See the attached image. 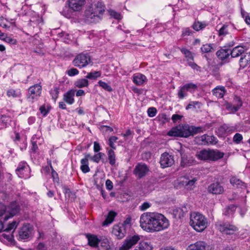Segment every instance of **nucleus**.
I'll use <instances>...</instances> for the list:
<instances>
[{
  "label": "nucleus",
  "mask_w": 250,
  "mask_h": 250,
  "mask_svg": "<svg viewBox=\"0 0 250 250\" xmlns=\"http://www.w3.org/2000/svg\"><path fill=\"white\" fill-rule=\"evenodd\" d=\"M140 227L148 232L163 230L169 226L168 220L162 214L156 212L143 213L140 218Z\"/></svg>",
  "instance_id": "f257e3e1"
},
{
  "label": "nucleus",
  "mask_w": 250,
  "mask_h": 250,
  "mask_svg": "<svg viewBox=\"0 0 250 250\" xmlns=\"http://www.w3.org/2000/svg\"><path fill=\"white\" fill-rule=\"evenodd\" d=\"M105 6L101 0H94L85 10L86 20L90 22H99L102 19Z\"/></svg>",
  "instance_id": "f03ea898"
},
{
  "label": "nucleus",
  "mask_w": 250,
  "mask_h": 250,
  "mask_svg": "<svg viewBox=\"0 0 250 250\" xmlns=\"http://www.w3.org/2000/svg\"><path fill=\"white\" fill-rule=\"evenodd\" d=\"M225 154L217 149H203L197 151L196 157L200 160L216 161L222 158Z\"/></svg>",
  "instance_id": "7ed1b4c3"
},
{
  "label": "nucleus",
  "mask_w": 250,
  "mask_h": 250,
  "mask_svg": "<svg viewBox=\"0 0 250 250\" xmlns=\"http://www.w3.org/2000/svg\"><path fill=\"white\" fill-rule=\"evenodd\" d=\"M190 226L198 232H202L208 226L207 219L202 214L198 212H192L190 214Z\"/></svg>",
  "instance_id": "20e7f679"
},
{
  "label": "nucleus",
  "mask_w": 250,
  "mask_h": 250,
  "mask_svg": "<svg viewBox=\"0 0 250 250\" xmlns=\"http://www.w3.org/2000/svg\"><path fill=\"white\" fill-rule=\"evenodd\" d=\"M90 63H92V65L90 57L87 53H80L73 61V65L79 68L85 67Z\"/></svg>",
  "instance_id": "39448f33"
},
{
  "label": "nucleus",
  "mask_w": 250,
  "mask_h": 250,
  "mask_svg": "<svg viewBox=\"0 0 250 250\" xmlns=\"http://www.w3.org/2000/svg\"><path fill=\"white\" fill-rule=\"evenodd\" d=\"M42 92V86L39 84H36L28 88V93L27 95V100L33 103L37 101L40 97Z\"/></svg>",
  "instance_id": "423d86ee"
},
{
  "label": "nucleus",
  "mask_w": 250,
  "mask_h": 250,
  "mask_svg": "<svg viewBox=\"0 0 250 250\" xmlns=\"http://www.w3.org/2000/svg\"><path fill=\"white\" fill-rule=\"evenodd\" d=\"M215 226L220 232L226 234H232L238 230L236 227L227 222H218Z\"/></svg>",
  "instance_id": "0eeeda50"
},
{
  "label": "nucleus",
  "mask_w": 250,
  "mask_h": 250,
  "mask_svg": "<svg viewBox=\"0 0 250 250\" xmlns=\"http://www.w3.org/2000/svg\"><path fill=\"white\" fill-rule=\"evenodd\" d=\"M197 89V86L193 83H186L182 86L180 87L177 93L178 97L180 99H184L187 96V92L189 91L193 93Z\"/></svg>",
  "instance_id": "6e6552de"
},
{
  "label": "nucleus",
  "mask_w": 250,
  "mask_h": 250,
  "mask_svg": "<svg viewBox=\"0 0 250 250\" xmlns=\"http://www.w3.org/2000/svg\"><path fill=\"white\" fill-rule=\"evenodd\" d=\"M149 169L148 166L144 163H138L133 170V174L138 179H141L145 176L149 172Z\"/></svg>",
  "instance_id": "1a4fd4ad"
},
{
  "label": "nucleus",
  "mask_w": 250,
  "mask_h": 250,
  "mask_svg": "<svg viewBox=\"0 0 250 250\" xmlns=\"http://www.w3.org/2000/svg\"><path fill=\"white\" fill-rule=\"evenodd\" d=\"M197 142L201 145H215L218 140L214 136H209L204 134L196 138Z\"/></svg>",
  "instance_id": "9d476101"
},
{
  "label": "nucleus",
  "mask_w": 250,
  "mask_h": 250,
  "mask_svg": "<svg viewBox=\"0 0 250 250\" xmlns=\"http://www.w3.org/2000/svg\"><path fill=\"white\" fill-rule=\"evenodd\" d=\"M160 163L162 168L171 167L174 163L173 156L165 152L161 155Z\"/></svg>",
  "instance_id": "9b49d317"
},
{
  "label": "nucleus",
  "mask_w": 250,
  "mask_h": 250,
  "mask_svg": "<svg viewBox=\"0 0 250 250\" xmlns=\"http://www.w3.org/2000/svg\"><path fill=\"white\" fill-rule=\"evenodd\" d=\"M33 230V227L31 225L29 224L24 225L19 231L20 238L26 239L31 237Z\"/></svg>",
  "instance_id": "f8f14e48"
},
{
  "label": "nucleus",
  "mask_w": 250,
  "mask_h": 250,
  "mask_svg": "<svg viewBox=\"0 0 250 250\" xmlns=\"http://www.w3.org/2000/svg\"><path fill=\"white\" fill-rule=\"evenodd\" d=\"M140 240L138 235H134L132 237L127 238L124 241L123 244L119 248V250H129L133 246L135 245Z\"/></svg>",
  "instance_id": "ddd939ff"
},
{
  "label": "nucleus",
  "mask_w": 250,
  "mask_h": 250,
  "mask_svg": "<svg viewBox=\"0 0 250 250\" xmlns=\"http://www.w3.org/2000/svg\"><path fill=\"white\" fill-rule=\"evenodd\" d=\"M29 168L26 163L21 162L17 167V175L21 178H26L28 176Z\"/></svg>",
  "instance_id": "4468645a"
},
{
  "label": "nucleus",
  "mask_w": 250,
  "mask_h": 250,
  "mask_svg": "<svg viewBox=\"0 0 250 250\" xmlns=\"http://www.w3.org/2000/svg\"><path fill=\"white\" fill-rule=\"evenodd\" d=\"M208 191L212 194H221L224 191V188L218 182H214L208 187Z\"/></svg>",
  "instance_id": "2eb2a0df"
},
{
  "label": "nucleus",
  "mask_w": 250,
  "mask_h": 250,
  "mask_svg": "<svg viewBox=\"0 0 250 250\" xmlns=\"http://www.w3.org/2000/svg\"><path fill=\"white\" fill-rule=\"evenodd\" d=\"M69 7L73 11L81 10L84 5L85 0H69Z\"/></svg>",
  "instance_id": "dca6fc26"
},
{
  "label": "nucleus",
  "mask_w": 250,
  "mask_h": 250,
  "mask_svg": "<svg viewBox=\"0 0 250 250\" xmlns=\"http://www.w3.org/2000/svg\"><path fill=\"white\" fill-rule=\"evenodd\" d=\"M112 233L119 239L123 238L126 233V229L125 227L121 225L114 226L112 229Z\"/></svg>",
  "instance_id": "f3484780"
},
{
  "label": "nucleus",
  "mask_w": 250,
  "mask_h": 250,
  "mask_svg": "<svg viewBox=\"0 0 250 250\" xmlns=\"http://www.w3.org/2000/svg\"><path fill=\"white\" fill-rule=\"evenodd\" d=\"M184 179L185 180L181 182L182 185L187 189H193L195 183L198 180V178L197 177H193L190 179L188 176H185Z\"/></svg>",
  "instance_id": "a211bd4d"
},
{
  "label": "nucleus",
  "mask_w": 250,
  "mask_h": 250,
  "mask_svg": "<svg viewBox=\"0 0 250 250\" xmlns=\"http://www.w3.org/2000/svg\"><path fill=\"white\" fill-rule=\"evenodd\" d=\"M195 161L190 157H188L185 155H182L181 166L183 167H187L193 165Z\"/></svg>",
  "instance_id": "6ab92c4d"
},
{
  "label": "nucleus",
  "mask_w": 250,
  "mask_h": 250,
  "mask_svg": "<svg viewBox=\"0 0 250 250\" xmlns=\"http://www.w3.org/2000/svg\"><path fill=\"white\" fill-rule=\"evenodd\" d=\"M133 78V82L137 85H143L146 81V77L140 73L134 75Z\"/></svg>",
  "instance_id": "aec40b11"
},
{
  "label": "nucleus",
  "mask_w": 250,
  "mask_h": 250,
  "mask_svg": "<svg viewBox=\"0 0 250 250\" xmlns=\"http://www.w3.org/2000/svg\"><path fill=\"white\" fill-rule=\"evenodd\" d=\"M212 92L213 95L217 98H222L226 93V90L224 86H218L214 88Z\"/></svg>",
  "instance_id": "412c9836"
},
{
  "label": "nucleus",
  "mask_w": 250,
  "mask_h": 250,
  "mask_svg": "<svg viewBox=\"0 0 250 250\" xmlns=\"http://www.w3.org/2000/svg\"><path fill=\"white\" fill-rule=\"evenodd\" d=\"M74 95L75 91L74 90H69L63 95V100L67 104H72L74 102Z\"/></svg>",
  "instance_id": "4be33fe9"
},
{
  "label": "nucleus",
  "mask_w": 250,
  "mask_h": 250,
  "mask_svg": "<svg viewBox=\"0 0 250 250\" xmlns=\"http://www.w3.org/2000/svg\"><path fill=\"white\" fill-rule=\"evenodd\" d=\"M86 236L87 238L88 244L89 246L93 247H96L98 246V244L100 242V240L98 239L97 236L92 234H87Z\"/></svg>",
  "instance_id": "5701e85b"
},
{
  "label": "nucleus",
  "mask_w": 250,
  "mask_h": 250,
  "mask_svg": "<svg viewBox=\"0 0 250 250\" xmlns=\"http://www.w3.org/2000/svg\"><path fill=\"white\" fill-rule=\"evenodd\" d=\"M206 243L203 241H198L194 244L190 245L188 250H205Z\"/></svg>",
  "instance_id": "b1692460"
},
{
  "label": "nucleus",
  "mask_w": 250,
  "mask_h": 250,
  "mask_svg": "<svg viewBox=\"0 0 250 250\" xmlns=\"http://www.w3.org/2000/svg\"><path fill=\"white\" fill-rule=\"evenodd\" d=\"M180 128L182 132V137H188L190 136H192V126L180 125Z\"/></svg>",
  "instance_id": "393cba45"
},
{
  "label": "nucleus",
  "mask_w": 250,
  "mask_h": 250,
  "mask_svg": "<svg viewBox=\"0 0 250 250\" xmlns=\"http://www.w3.org/2000/svg\"><path fill=\"white\" fill-rule=\"evenodd\" d=\"M245 51V49L242 46H237L233 48L230 54L232 58L238 57Z\"/></svg>",
  "instance_id": "a878e982"
},
{
  "label": "nucleus",
  "mask_w": 250,
  "mask_h": 250,
  "mask_svg": "<svg viewBox=\"0 0 250 250\" xmlns=\"http://www.w3.org/2000/svg\"><path fill=\"white\" fill-rule=\"evenodd\" d=\"M30 25L33 26V27H35V26L37 27L39 24H42L43 22L42 18L40 17L39 15L36 14L32 17L31 19L30 20Z\"/></svg>",
  "instance_id": "bb28decb"
},
{
  "label": "nucleus",
  "mask_w": 250,
  "mask_h": 250,
  "mask_svg": "<svg viewBox=\"0 0 250 250\" xmlns=\"http://www.w3.org/2000/svg\"><path fill=\"white\" fill-rule=\"evenodd\" d=\"M187 212V209L186 207L177 208L173 210V214L176 217L181 218L184 216Z\"/></svg>",
  "instance_id": "cd10ccee"
},
{
  "label": "nucleus",
  "mask_w": 250,
  "mask_h": 250,
  "mask_svg": "<svg viewBox=\"0 0 250 250\" xmlns=\"http://www.w3.org/2000/svg\"><path fill=\"white\" fill-rule=\"evenodd\" d=\"M216 55L218 58L221 60H224L227 59L230 53L229 50L227 49H221L216 52Z\"/></svg>",
  "instance_id": "c85d7f7f"
},
{
  "label": "nucleus",
  "mask_w": 250,
  "mask_h": 250,
  "mask_svg": "<svg viewBox=\"0 0 250 250\" xmlns=\"http://www.w3.org/2000/svg\"><path fill=\"white\" fill-rule=\"evenodd\" d=\"M117 213L113 211H109L105 220L103 223V226H107L109 224L111 223L113 221Z\"/></svg>",
  "instance_id": "c756f323"
},
{
  "label": "nucleus",
  "mask_w": 250,
  "mask_h": 250,
  "mask_svg": "<svg viewBox=\"0 0 250 250\" xmlns=\"http://www.w3.org/2000/svg\"><path fill=\"white\" fill-rule=\"evenodd\" d=\"M152 247L147 242L142 241L134 250H152Z\"/></svg>",
  "instance_id": "7c9ffc66"
},
{
  "label": "nucleus",
  "mask_w": 250,
  "mask_h": 250,
  "mask_svg": "<svg viewBox=\"0 0 250 250\" xmlns=\"http://www.w3.org/2000/svg\"><path fill=\"white\" fill-rule=\"evenodd\" d=\"M229 182L233 187H235L237 188H242L243 187H245V184L235 177L230 178Z\"/></svg>",
  "instance_id": "2f4dec72"
},
{
  "label": "nucleus",
  "mask_w": 250,
  "mask_h": 250,
  "mask_svg": "<svg viewBox=\"0 0 250 250\" xmlns=\"http://www.w3.org/2000/svg\"><path fill=\"white\" fill-rule=\"evenodd\" d=\"M180 128V125L172 128L167 133V135L170 136L182 137V133Z\"/></svg>",
  "instance_id": "473e14b6"
},
{
  "label": "nucleus",
  "mask_w": 250,
  "mask_h": 250,
  "mask_svg": "<svg viewBox=\"0 0 250 250\" xmlns=\"http://www.w3.org/2000/svg\"><path fill=\"white\" fill-rule=\"evenodd\" d=\"M17 145L19 146L21 150L25 149L26 146L25 137L20 138L19 134L17 133Z\"/></svg>",
  "instance_id": "72a5a7b5"
},
{
  "label": "nucleus",
  "mask_w": 250,
  "mask_h": 250,
  "mask_svg": "<svg viewBox=\"0 0 250 250\" xmlns=\"http://www.w3.org/2000/svg\"><path fill=\"white\" fill-rule=\"evenodd\" d=\"M250 62V53H246L240 59V66L242 68L246 67Z\"/></svg>",
  "instance_id": "f704fd0d"
},
{
  "label": "nucleus",
  "mask_w": 250,
  "mask_h": 250,
  "mask_svg": "<svg viewBox=\"0 0 250 250\" xmlns=\"http://www.w3.org/2000/svg\"><path fill=\"white\" fill-rule=\"evenodd\" d=\"M75 85L78 88H83L88 86V81L86 79H80L75 82Z\"/></svg>",
  "instance_id": "c9c22d12"
},
{
  "label": "nucleus",
  "mask_w": 250,
  "mask_h": 250,
  "mask_svg": "<svg viewBox=\"0 0 250 250\" xmlns=\"http://www.w3.org/2000/svg\"><path fill=\"white\" fill-rule=\"evenodd\" d=\"M81 169L83 173H87L90 171V168L88 166V161L86 159H82L81 160Z\"/></svg>",
  "instance_id": "e433bc0d"
},
{
  "label": "nucleus",
  "mask_w": 250,
  "mask_h": 250,
  "mask_svg": "<svg viewBox=\"0 0 250 250\" xmlns=\"http://www.w3.org/2000/svg\"><path fill=\"white\" fill-rule=\"evenodd\" d=\"M207 24L205 22H201L199 21H195L192 25L193 28L196 31H199L206 27Z\"/></svg>",
  "instance_id": "4c0bfd02"
},
{
  "label": "nucleus",
  "mask_w": 250,
  "mask_h": 250,
  "mask_svg": "<svg viewBox=\"0 0 250 250\" xmlns=\"http://www.w3.org/2000/svg\"><path fill=\"white\" fill-rule=\"evenodd\" d=\"M180 50L185 55L188 61L193 60V56L189 50L185 48H180Z\"/></svg>",
  "instance_id": "58836bf2"
},
{
  "label": "nucleus",
  "mask_w": 250,
  "mask_h": 250,
  "mask_svg": "<svg viewBox=\"0 0 250 250\" xmlns=\"http://www.w3.org/2000/svg\"><path fill=\"white\" fill-rule=\"evenodd\" d=\"M101 72L100 71H94L88 73L85 78L90 80H95L101 76Z\"/></svg>",
  "instance_id": "ea45409f"
},
{
  "label": "nucleus",
  "mask_w": 250,
  "mask_h": 250,
  "mask_svg": "<svg viewBox=\"0 0 250 250\" xmlns=\"http://www.w3.org/2000/svg\"><path fill=\"white\" fill-rule=\"evenodd\" d=\"M108 158L110 164L114 165L116 162L115 154L114 151L110 149L108 152Z\"/></svg>",
  "instance_id": "a19ab883"
},
{
  "label": "nucleus",
  "mask_w": 250,
  "mask_h": 250,
  "mask_svg": "<svg viewBox=\"0 0 250 250\" xmlns=\"http://www.w3.org/2000/svg\"><path fill=\"white\" fill-rule=\"evenodd\" d=\"M220 130L226 133H231L234 131L235 128L232 126H229L227 125H223L220 127Z\"/></svg>",
  "instance_id": "79ce46f5"
},
{
  "label": "nucleus",
  "mask_w": 250,
  "mask_h": 250,
  "mask_svg": "<svg viewBox=\"0 0 250 250\" xmlns=\"http://www.w3.org/2000/svg\"><path fill=\"white\" fill-rule=\"evenodd\" d=\"M233 103L234 105L236 106L235 110H238L243 105L241 99L237 96H235L234 97Z\"/></svg>",
  "instance_id": "37998d69"
},
{
  "label": "nucleus",
  "mask_w": 250,
  "mask_h": 250,
  "mask_svg": "<svg viewBox=\"0 0 250 250\" xmlns=\"http://www.w3.org/2000/svg\"><path fill=\"white\" fill-rule=\"evenodd\" d=\"M223 105L228 111H229L232 113H235L238 111L235 110L236 106L235 105H233L231 103H229L227 101L224 102Z\"/></svg>",
  "instance_id": "c03bdc74"
},
{
  "label": "nucleus",
  "mask_w": 250,
  "mask_h": 250,
  "mask_svg": "<svg viewBox=\"0 0 250 250\" xmlns=\"http://www.w3.org/2000/svg\"><path fill=\"white\" fill-rule=\"evenodd\" d=\"M50 94L52 96V98L56 102L59 94V88L57 87H54V88L50 90Z\"/></svg>",
  "instance_id": "a18cd8bd"
},
{
  "label": "nucleus",
  "mask_w": 250,
  "mask_h": 250,
  "mask_svg": "<svg viewBox=\"0 0 250 250\" xmlns=\"http://www.w3.org/2000/svg\"><path fill=\"white\" fill-rule=\"evenodd\" d=\"M212 44L207 43L206 44H204L201 47V50L203 53H209L211 51V50L213 49Z\"/></svg>",
  "instance_id": "49530a36"
},
{
  "label": "nucleus",
  "mask_w": 250,
  "mask_h": 250,
  "mask_svg": "<svg viewBox=\"0 0 250 250\" xmlns=\"http://www.w3.org/2000/svg\"><path fill=\"white\" fill-rule=\"evenodd\" d=\"M236 210V207L234 205L229 206L225 210L224 214L225 215H230L234 213Z\"/></svg>",
  "instance_id": "de8ad7c7"
},
{
  "label": "nucleus",
  "mask_w": 250,
  "mask_h": 250,
  "mask_svg": "<svg viewBox=\"0 0 250 250\" xmlns=\"http://www.w3.org/2000/svg\"><path fill=\"white\" fill-rule=\"evenodd\" d=\"M14 232V231H13ZM3 236L4 238H5L8 242H10L11 244L13 246H14L15 244V240H14V236L13 233L11 234H3Z\"/></svg>",
  "instance_id": "09e8293b"
},
{
  "label": "nucleus",
  "mask_w": 250,
  "mask_h": 250,
  "mask_svg": "<svg viewBox=\"0 0 250 250\" xmlns=\"http://www.w3.org/2000/svg\"><path fill=\"white\" fill-rule=\"evenodd\" d=\"M98 83L99 85L104 90L109 92H111L112 91V88H111V87L107 83L102 81H99Z\"/></svg>",
  "instance_id": "8fccbe9b"
},
{
  "label": "nucleus",
  "mask_w": 250,
  "mask_h": 250,
  "mask_svg": "<svg viewBox=\"0 0 250 250\" xmlns=\"http://www.w3.org/2000/svg\"><path fill=\"white\" fill-rule=\"evenodd\" d=\"M104 156V153L102 152L98 153L91 157V160L96 163H99L102 157Z\"/></svg>",
  "instance_id": "3c124183"
},
{
  "label": "nucleus",
  "mask_w": 250,
  "mask_h": 250,
  "mask_svg": "<svg viewBox=\"0 0 250 250\" xmlns=\"http://www.w3.org/2000/svg\"><path fill=\"white\" fill-rule=\"evenodd\" d=\"M108 13L111 17L116 20H120L121 19V16L120 13H117L114 10H108Z\"/></svg>",
  "instance_id": "603ef678"
},
{
  "label": "nucleus",
  "mask_w": 250,
  "mask_h": 250,
  "mask_svg": "<svg viewBox=\"0 0 250 250\" xmlns=\"http://www.w3.org/2000/svg\"><path fill=\"white\" fill-rule=\"evenodd\" d=\"M243 139L242 135L238 133H236L233 138V141L237 144H238Z\"/></svg>",
  "instance_id": "864d4df0"
},
{
  "label": "nucleus",
  "mask_w": 250,
  "mask_h": 250,
  "mask_svg": "<svg viewBox=\"0 0 250 250\" xmlns=\"http://www.w3.org/2000/svg\"><path fill=\"white\" fill-rule=\"evenodd\" d=\"M227 27V25H224L219 30V35L224 36L227 35L228 33Z\"/></svg>",
  "instance_id": "5fc2aeb1"
},
{
  "label": "nucleus",
  "mask_w": 250,
  "mask_h": 250,
  "mask_svg": "<svg viewBox=\"0 0 250 250\" xmlns=\"http://www.w3.org/2000/svg\"><path fill=\"white\" fill-rule=\"evenodd\" d=\"M205 130L202 127H195L192 126V135L198 133L203 132Z\"/></svg>",
  "instance_id": "6e6d98bb"
},
{
  "label": "nucleus",
  "mask_w": 250,
  "mask_h": 250,
  "mask_svg": "<svg viewBox=\"0 0 250 250\" xmlns=\"http://www.w3.org/2000/svg\"><path fill=\"white\" fill-rule=\"evenodd\" d=\"M157 113V110L155 107H149L147 109L148 115L150 117H154Z\"/></svg>",
  "instance_id": "4d7b16f0"
},
{
  "label": "nucleus",
  "mask_w": 250,
  "mask_h": 250,
  "mask_svg": "<svg viewBox=\"0 0 250 250\" xmlns=\"http://www.w3.org/2000/svg\"><path fill=\"white\" fill-rule=\"evenodd\" d=\"M67 73L69 76H74L78 74L79 71L76 68H72L70 69L67 70Z\"/></svg>",
  "instance_id": "13d9d810"
},
{
  "label": "nucleus",
  "mask_w": 250,
  "mask_h": 250,
  "mask_svg": "<svg viewBox=\"0 0 250 250\" xmlns=\"http://www.w3.org/2000/svg\"><path fill=\"white\" fill-rule=\"evenodd\" d=\"M151 204L148 202H144L140 206V209L142 211H145L148 209L151 206Z\"/></svg>",
  "instance_id": "bf43d9fd"
},
{
  "label": "nucleus",
  "mask_w": 250,
  "mask_h": 250,
  "mask_svg": "<svg viewBox=\"0 0 250 250\" xmlns=\"http://www.w3.org/2000/svg\"><path fill=\"white\" fill-rule=\"evenodd\" d=\"M40 110L44 116H46L49 112V109L47 108L45 105L41 106L40 107Z\"/></svg>",
  "instance_id": "052dcab7"
},
{
  "label": "nucleus",
  "mask_w": 250,
  "mask_h": 250,
  "mask_svg": "<svg viewBox=\"0 0 250 250\" xmlns=\"http://www.w3.org/2000/svg\"><path fill=\"white\" fill-rule=\"evenodd\" d=\"M7 119L6 117L2 116L0 118V129H2L6 126V124L5 121H7Z\"/></svg>",
  "instance_id": "680f3d73"
},
{
  "label": "nucleus",
  "mask_w": 250,
  "mask_h": 250,
  "mask_svg": "<svg viewBox=\"0 0 250 250\" xmlns=\"http://www.w3.org/2000/svg\"><path fill=\"white\" fill-rule=\"evenodd\" d=\"M200 104L199 102L197 101H191L188 104L186 107V109L188 110L189 109H191L193 107H195V105H198Z\"/></svg>",
  "instance_id": "e2e57ef3"
},
{
  "label": "nucleus",
  "mask_w": 250,
  "mask_h": 250,
  "mask_svg": "<svg viewBox=\"0 0 250 250\" xmlns=\"http://www.w3.org/2000/svg\"><path fill=\"white\" fill-rule=\"evenodd\" d=\"M130 222L131 219L129 218H127L121 225L124 226V227H125V229H127V228H129L131 227Z\"/></svg>",
  "instance_id": "0e129e2a"
},
{
  "label": "nucleus",
  "mask_w": 250,
  "mask_h": 250,
  "mask_svg": "<svg viewBox=\"0 0 250 250\" xmlns=\"http://www.w3.org/2000/svg\"><path fill=\"white\" fill-rule=\"evenodd\" d=\"M182 117H183L182 116H181V115H179L178 114H174L172 115V116L171 117V119L174 123H176L178 121L181 120Z\"/></svg>",
  "instance_id": "69168bd1"
},
{
  "label": "nucleus",
  "mask_w": 250,
  "mask_h": 250,
  "mask_svg": "<svg viewBox=\"0 0 250 250\" xmlns=\"http://www.w3.org/2000/svg\"><path fill=\"white\" fill-rule=\"evenodd\" d=\"M106 188L108 190H111L113 188V183L110 180H107L105 182Z\"/></svg>",
  "instance_id": "338daca9"
},
{
  "label": "nucleus",
  "mask_w": 250,
  "mask_h": 250,
  "mask_svg": "<svg viewBox=\"0 0 250 250\" xmlns=\"http://www.w3.org/2000/svg\"><path fill=\"white\" fill-rule=\"evenodd\" d=\"M37 250H47V248L45 245L42 243H40L37 247Z\"/></svg>",
  "instance_id": "774afa93"
}]
</instances>
